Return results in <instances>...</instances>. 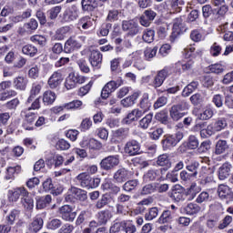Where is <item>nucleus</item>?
Segmentation results:
<instances>
[{
	"instance_id": "obj_1",
	"label": "nucleus",
	"mask_w": 233,
	"mask_h": 233,
	"mask_svg": "<svg viewBox=\"0 0 233 233\" xmlns=\"http://www.w3.org/2000/svg\"><path fill=\"white\" fill-rule=\"evenodd\" d=\"M136 233L137 232V228L132 222V220H121L115 222L109 228V233Z\"/></svg>"
},
{
	"instance_id": "obj_2",
	"label": "nucleus",
	"mask_w": 233,
	"mask_h": 233,
	"mask_svg": "<svg viewBox=\"0 0 233 233\" xmlns=\"http://www.w3.org/2000/svg\"><path fill=\"white\" fill-rule=\"evenodd\" d=\"M184 135L183 132H177L174 135H165L161 141L163 150H172L174 147L177 146V143L183 139Z\"/></svg>"
},
{
	"instance_id": "obj_3",
	"label": "nucleus",
	"mask_w": 233,
	"mask_h": 233,
	"mask_svg": "<svg viewBox=\"0 0 233 233\" xmlns=\"http://www.w3.org/2000/svg\"><path fill=\"white\" fill-rule=\"evenodd\" d=\"M185 110H188V103H187V101H182L170 107L169 116L173 121H179V119H183L187 114Z\"/></svg>"
},
{
	"instance_id": "obj_4",
	"label": "nucleus",
	"mask_w": 233,
	"mask_h": 233,
	"mask_svg": "<svg viewBox=\"0 0 233 233\" xmlns=\"http://www.w3.org/2000/svg\"><path fill=\"white\" fill-rule=\"evenodd\" d=\"M31 108L21 111L20 116L24 119L23 127L25 130H34V123L37 119V113L32 112Z\"/></svg>"
},
{
	"instance_id": "obj_5",
	"label": "nucleus",
	"mask_w": 233,
	"mask_h": 233,
	"mask_svg": "<svg viewBox=\"0 0 233 233\" xmlns=\"http://www.w3.org/2000/svg\"><path fill=\"white\" fill-rule=\"evenodd\" d=\"M122 30L126 32L127 37H135L139 34V24L134 19L124 20L122 22Z\"/></svg>"
},
{
	"instance_id": "obj_6",
	"label": "nucleus",
	"mask_w": 233,
	"mask_h": 233,
	"mask_svg": "<svg viewBox=\"0 0 233 233\" xmlns=\"http://www.w3.org/2000/svg\"><path fill=\"white\" fill-rule=\"evenodd\" d=\"M85 81H86V76L76 73H70L66 78L65 86L66 90H72V88H76L77 85H83Z\"/></svg>"
},
{
	"instance_id": "obj_7",
	"label": "nucleus",
	"mask_w": 233,
	"mask_h": 233,
	"mask_svg": "<svg viewBox=\"0 0 233 233\" xmlns=\"http://www.w3.org/2000/svg\"><path fill=\"white\" fill-rule=\"evenodd\" d=\"M27 190L24 187H14L7 191V199L10 203H17L19 198L23 196H28Z\"/></svg>"
},
{
	"instance_id": "obj_8",
	"label": "nucleus",
	"mask_w": 233,
	"mask_h": 233,
	"mask_svg": "<svg viewBox=\"0 0 233 233\" xmlns=\"http://www.w3.org/2000/svg\"><path fill=\"white\" fill-rule=\"evenodd\" d=\"M121 85H123V80H111L107 82L102 89L101 97L103 99H107L112 92H116V90L121 86Z\"/></svg>"
},
{
	"instance_id": "obj_9",
	"label": "nucleus",
	"mask_w": 233,
	"mask_h": 233,
	"mask_svg": "<svg viewBox=\"0 0 233 233\" xmlns=\"http://www.w3.org/2000/svg\"><path fill=\"white\" fill-rule=\"evenodd\" d=\"M81 46H83V44L79 42V38L71 36L65 43L64 52L72 54V52H77V50L81 49Z\"/></svg>"
},
{
	"instance_id": "obj_10",
	"label": "nucleus",
	"mask_w": 233,
	"mask_h": 233,
	"mask_svg": "<svg viewBox=\"0 0 233 233\" xmlns=\"http://www.w3.org/2000/svg\"><path fill=\"white\" fill-rule=\"evenodd\" d=\"M157 17V13L152 9H147L139 17V24L146 28L152 25V21Z\"/></svg>"
},
{
	"instance_id": "obj_11",
	"label": "nucleus",
	"mask_w": 233,
	"mask_h": 233,
	"mask_svg": "<svg viewBox=\"0 0 233 233\" xmlns=\"http://www.w3.org/2000/svg\"><path fill=\"white\" fill-rule=\"evenodd\" d=\"M117 165H119L118 155L108 156L100 162V167L103 170H112V168H116Z\"/></svg>"
},
{
	"instance_id": "obj_12",
	"label": "nucleus",
	"mask_w": 233,
	"mask_h": 233,
	"mask_svg": "<svg viewBox=\"0 0 233 233\" xmlns=\"http://www.w3.org/2000/svg\"><path fill=\"white\" fill-rule=\"evenodd\" d=\"M79 18V9L77 5H73L67 7L63 14V21L65 23H72V21H76Z\"/></svg>"
},
{
	"instance_id": "obj_13",
	"label": "nucleus",
	"mask_w": 233,
	"mask_h": 233,
	"mask_svg": "<svg viewBox=\"0 0 233 233\" xmlns=\"http://www.w3.org/2000/svg\"><path fill=\"white\" fill-rule=\"evenodd\" d=\"M124 152L127 156H138L141 154V145L137 140H129L124 146Z\"/></svg>"
},
{
	"instance_id": "obj_14",
	"label": "nucleus",
	"mask_w": 233,
	"mask_h": 233,
	"mask_svg": "<svg viewBox=\"0 0 233 233\" xmlns=\"http://www.w3.org/2000/svg\"><path fill=\"white\" fill-rule=\"evenodd\" d=\"M168 72H170V67L166 66L157 73L153 80V86L156 90L165 83V79L168 77Z\"/></svg>"
},
{
	"instance_id": "obj_15",
	"label": "nucleus",
	"mask_w": 233,
	"mask_h": 233,
	"mask_svg": "<svg viewBox=\"0 0 233 233\" xmlns=\"http://www.w3.org/2000/svg\"><path fill=\"white\" fill-rule=\"evenodd\" d=\"M144 115L145 112H143V110L139 108L133 109L127 117L123 118L122 123L123 125H132V123L139 121Z\"/></svg>"
},
{
	"instance_id": "obj_16",
	"label": "nucleus",
	"mask_w": 233,
	"mask_h": 233,
	"mask_svg": "<svg viewBox=\"0 0 233 233\" xmlns=\"http://www.w3.org/2000/svg\"><path fill=\"white\" fill-rule=\"evenodd\" d=\"M89 63L93 68L96 70H99L101 68V65H103V54L98 50L91 51L89 56Z\"/></svg>"
},
{
	"instance_id": "obj_17",
	"label": "nucleus",
	"mask_w": 233,
	"mask_h": 233,
	"mask_svg": "<svg viewBox=\"0 0 233 233\" xmlns=\"http://www.w3.org/2000/svg\"><path fill=\"white\" fill-rule=\"evenodd\" d=\"M73 208L70 205H65L59 208V214L62 219L65 221H74L76 219V213L73 212Z\"/></svg>"
},
{
	"instance_id": "obj_18",
	"label": "nucleus",
	"mask_w": 233,
	"mask_h": 233,
	"mask_svg": "<svg viewBox=\"0 0 233 233\" xmlns=\"http://www.w3.org/2000/svg\"><path fill=\"white\" fill-rule=\"evenodd\" d=\"M113 179L115 183L123 185V183H127L130 179V172L125 168H119L114 173Z\"/></svg>"
},
{
	"instance_id": "obj_19",
	"label": "nucleus",
	"mask_w": 233,
	"mask_h": 233,
	"mask_svg": "<svg viewBox=\"0 0 233 233\" xmlns=\"http://www.w3.org/2000/svg\"><path fill=\"white\" fill-rule=\"evenodd\" d=\"M232 172V164L226 162L222 164L218 169V177L220 181H225L230 176Z\"/></svg>"
},
{
	"instance_id": "obj_20",
	"label": "nucleus",
	"mask_w": 233,
	"mask_h": 233,
	"mask_svg": "<svg viewBox=\"0 0 233 233\" xmlns=\"http://www.w3.org/2000/svg\"><path fill=\"white\" fill-rule=\"evenodd\" d=\"M218 194L220 199H227V201L233 200L232 189H230L229 187L225 184H220L218 187Z\"/></svg>"
},
{
	"instance_id": "obj_21",
	"label": "nucleus",
	"mask_w": 233,
	"mask_h": 233,
	"mask_svg": "<svg viewBox=\"0 0 233 233\" xmlns=\"http://www.w3.org/2000/svg\"><path fill=\"white\" fill-rule=\"evenodd\" d=\"M70 196L75 198V199H78L79 201H86L88 199V196L86 195V191L77 188L76 187H72L68 191V199H70Z\"/></svg>"
},
{
	"instance_id": "obj_22",
	"label": "nucleus",
	"mask_w": 233,
	"mask_h": 233,
	"mask_svg": "<svg viewBox=\"0 0 233 233\" xmlns=\"http://www.w3.org/2000/svg\"><path fill=\"white\" fill-rule=\"evenodd\" d=\"M38 26L39 24L37 23V20L31 18L28 23L24 24V25L19 28L18 32L21 34V35H25L26 32H34L37 30Z\"/></svg>"
},
{
	"instance_id": "obj_23",
	"label": "nucleus",
	"mask_w": 233,
	"mask_h": 233,
	"mask_svg": "<svg viewBox=\"0 0 233 233\" xmlns=\"http://www.w3.org/2000/svg\"><path fill=\"white\" fill-rule=\"evenodd\" d=\"M49 88H57L61 83H63V74L61 72L56 71L53 73V75L48 79Z\"/></svg>"
},
{
	"instance_id": "obj_24",
	"label": "nucleus",
	"mask_w": 233,
	"mask_h": 233,
	"mask_svg": "<svg viewBox=\"0 0 233 233\" xmlns=\"http://www.w3.org/2000/svg\"><path fill=\"white\" fill-rule=\"evenodd\" d=\"M140 96H141V92H135L131 96L122 99L121 100V105L125 108H128L130 106H134V105H136V101H137V99H139Z\"/></svg>"
},
{
	"instance_id": "obj_25",
	"label": "nucleus",
	"mask_w": 233,
	"mask_h": 233,
	"mask_svg": "<svg viewBox=\"0 0 233 233\" xmlns=\"http://www.w3.org/2000/svg\"><path fill=\"white\" fill-rule=\"evenodd\" d=\"M228 148H230L228 142H227V140L219 139L215 145L214 154L216 156H221V154H225Z\"/></svg>"
},
{
	"instance_id": "obj_26",
	"label": "nucleus",
	"mask_w": 233,
	"mask_h": 233,
	"mask_svg": "<svg viewBox=\"0 0 233 233\" xmlns=\"http://www.w3.org/2000/svg\"><path fill=\"white\" fill-rule=\"evenodd\" d=\"M185 165H186V169L188 172H191V174L195 177H198V168H199V162L198 160H190V158L185 159Z\"/></svg>"
},
{
	"instance_id": "obj_27",
	"label": "nucleus",
	"mask_w": 233,
	"mask_h": 233,
	"mask_svg": "<svg viewBox=\"0 0 233 233\" xmlns=\"http://www.w3.org/2000/svg\"><path fill=\"white\" fill-rule=\"evenodd\" d=\"M43 218H35L28 226L27 232L28 233H38L41 228H43Z\"/></svg>"
},
{
	"instance_id": "obj_28",
	"label": "nucleus",
	"mask_w": 233,
	"mask_h": 233,
	"mask_svg": "<svg viewBox=\"0 0 233 233\" xmlns=\"http://www.w3.org/2000/svg\"><path fill=\"white\" fill-rule=\"evenodd\" d=\"M130 134V129L128 127H120L113 131V137L117 139V141H125Z\"/></svg>"
},
{
	"instance_id": "obj_29",
	"label": "nucleus",
	"mask_w": 233,
	"mask_h": 233,
	"mask_svg": "<svg viewBox=\"0 0 233 233\" xmlns=\"http://www.w3.org/2000/svg\"><path fill=\"white\" fill-rule=\"evenodd\" d=\"M82 147H84V148H89L90 150H101L103 144L96 139L90 138L89 140H84Z\"/></svg>"
},
{
	"instance_id": "obj_30",
	"label": "nucleus",
	"mask_w": 233,
	"mask_h": 233,
	"mask_svg": "<svg viewBox=\"0 0 233 233\" xmlns=\"http://www.w3.org/2000/svg\"><path fill=\"white\" fill-rule=\"evenodd\" d=\"M199 192H201V187H199V186L194 182L188 188H187L186 196L189 201H192V199H194V198H196Z\"/></svg>"
},
{
	"instance_id": "obj_31",
	"label": "nucleus",
	"mask_w": 233,
	"mask_h": 233,
	"mask_svg": "<svg viewBox=\"0 0 233 233\" xmlns=\"http://www.w3.org/2000/svg\"><path fill=\"white\" fill-rule=\"evenodd\" d=\"M82 12H94L97 8V0H82L81 1Z\"/></svg>"
},
{
	"instance_id": "obj_32",
	"label": "nucleus",
	"mask_w": 233,
	"mask_h": 233,
	"mask_svg": "<svg viewBox=\"0 0 233 233\" xmlns=\"http://www.w3.org/2000/svg\"><path fill=\"white\" fill-rule=\"evenodd\" d=\"M153 119H154V114L148 113L138 121L139 128H142V130H147L150 127V125H152Z\"/></svg>"
},
{
	"instance_id": "obj_33",
	"label": "nucleus",
	"mask_w": 233,
	"mask_h": 233,
	"mask_svg": "<svg viewBox=\"0 0 233 233\" xmlns=\"http://www.w3.org/2000/svg\"><path fill=\"white\" fill-rule=\"evenodd\" d=\"M138 106L143 110L144 114L145 112H148V110H150V107L152 106V102H150L147 93L143 94L139 101Z\"/></svg>"
},
{
	"instance_id": "obj_34",
	"label": "nucleus",
	"mask_w": 233,
	"mask_h": 233,
	"mask_svg": "<svg viewBox=\"0 0 233 233\" xmlns=\"http://www.w3.org/2000/svg\"><path fill=\"white\" fill-rule=\"evenodd\" d=\"M14 86L16 90H26V85H28V78L25 76H17L14 79Z\"/></svg>"
},
{
	"instance_id": "obj_35",
	"label": "nucleus",
	"mask_w": 233,
	"mask_h": 233,
	"mask_svg": "<svg viewBox=\"0 0 233 233\" xmlns=\"http://www.w3.org/2000/svg\"><path fill=\"white\" fill-rule=\"evenodd\" d=\"M57 96H56V93L51 91V90H47L43 94V103L44 105H46V106H48L49 105H54V102L56 101V98Z\"/></svg>"
},
{
	"instance_id": "obj_36",
	"label": "nucleus",
	"mask_w": 233,
	"mask_h": 233,
	"mask_svg": "<svg viewBox=\"0 0 233 233\" xmlns=\"http://www.w3.org/2000/svg\"><path fill=\"white\" fill-rule=\"evenodd\" d=\"M170 198L174 201H177V203H179V201H183V187L181 186H176L170 194Z\"/></svg>"
},
{
	"instance_id": "obj_37",
	"label": "nucleus",
	"mask_w": 233,
	"mask_h": 233,
	"mask_svg": "<svg viewBox=\"0 0 233 233\" xmlns=\"http://www.w3.org/2000/svg\"><path fill=\"white\" fill-rule=\"evenodd\" d=\"M76 181L83 188H90V175L81 173L76 177Z\"/></svg>"
},
{
	"instance_id": "obj_38",
	"label": "nucleus",
	"mask_w": 233,
	"mask_h": 233,
	"mask_svg": "<svg viewBox=\"0 0 233 233\" xmlns=\"http://www.w3.org/2000/svg\"><path fill=\"white\" fill-rule=\"evenodd\" d=\"M50 203H52V196L46 195L45 197H41L36 200V208H38L39 210L46 208V207L50 205Z\"/></svg>"
},
{
	"instance_id": "obj_39",
	"label": "nucleus",
	"mask_w": 233,
	"mask_h": 233,
	"mask_svg": "<svg viewBox=\"0 0 233 233\" xmlns=\"http://www.w3.org/2000/svg\"><path fill=\"white\" fill-rule=\"evenodd\" d=\"M22 53L29 57H35L37 56V48L34 45L27 44L22 47Z\"/></svg>"
},
{
	"instance_id": "obj_40",
	"label": "nucleus",
	"mask_w": 233,
	"mask_h": 233,
	"mask_svg": "<svg viewBox=\"0 0 233 233\" xmlns=\"http://www.w3.org/2000/svg\"><path fill=\"white\" fill-rule=\"evenodd\" d=\"M214 116V109L210 106L204 107L203 111L199 115V119L201 121H208Z\"/></svg>"
},
{
	"instance_id": "obj_41",
	"label": "nucleus",
	"mask_w": 233,
	"mask_h": 233,
	"mask_svg": "<svg viewBox=\"0 0 233 233\" xmlns=\"http://www.w3.org/2000/svg\"><path fill=\"white\" fill-rule=\"evenodd\" d=\"M5 179L7 181L15 179V174H19L21 172V166L9 167L6 169Z\"/></svg>"
},
{
	"instance_id": "obj_42",
	"label": "nucleus",
	"mask_w": 233,
	"mask_h": 233,
	"mask_svg": "<svg viewBox=\"0 0 233 233\" xmlns=\"http://www.w3.org/2000/svg\"><path fill=\"white\" fill-rule=\"evenodd\" d=\"M216 132L218 131L216 129V127L214 126V122H212L207 126L206 129H203L201 131V137H203L204 139H207L208 137H211V136H214Z\"/></svg>"
},
{
	"instance_id": "obj_43",
	"label": "nucleus",
	"mask_w": 233,
	"mask_h": 233,
	"mask_svg": "<svg viewBox=\"0 0 233 233\" xmlns=\"http://www.w3.org/2000/svg\"><path fill=\"white\" fill-rule=\"evenodd\" d=\"M198 86H199V82H198V81H192L191 83H189L183 89V92H182L183 97H188V96H190V94H192V92L197 90Z\"/></svg>"
},
{
	"instance_id": "obj_44",
	"label": "nucleus",
	"mask_w": 233,
	"mask_h": 233,
	"mask_svg": "<svg viewBox=\"0 0 233 233\" xmlns=\"http://www.w3.org/2000/svg\"><path fill=\"white\" fill-rule=\"evenodd\" d=\"M156 179H159V171L157 169H150L144 175V181L147 183L156 181Z\"/></svg>"
},
{
	"instance_id": "obj_45",
	"label": "nucleus",
	"mask_w": 233,
	"mask_h": 233,
	"mask_svg": "<svg viewBox=\"0 0 233 233\" xmlns=\"http://www.w3.org/2000/svg\"><path fill=\"white\" fill-rule=\"evenodd\" d=\"M156 36V31L151 28H147L143 32L142 39L145 43H154V37Z\"/></svg>"
},
{
	"instance_id": "obj_46",
	"label": "nucleus",
	"mask_w": 233,
	"mask_h": 233,
	"mask_svg": "<svg viewBox=\"0 0 233 233\" xmlns=\"http://www.w3.org/2000/svg\"><path fill=\"white\" fill-rule=\"evenodd\" d=\"M68 32H70V26L60 27L56 31L55 39H56V41H63V39L66 37V34H68Z\"/></svg>"
},
{
	"instance_id": "obj_47",
	"label": "nucleus",
	"mask_w": 233,
	"mask_h": 233,
	"mask_svg": "<svg viewBox=\"0 0 233 233\" xmlns=\"http://www.w3.org/2000/svg\"><path fill=\"white\" fill-rule=\"evenodd\" d=\"M186 214L188 216H194L200 212L201 207H199L198 204L189 203L187 205V207L184 208Z\"/></svg>"
},
{
	"instance_id": "obj_48",
	"label": "nucleus",
	"mask_w": 233,
	"mask_h": 233,
	"mask_svg": "<svg viewBox=\"0 0 233 233\" xmlns=\"http://www.w3.org/2000/svg\"><path fill=\"white\" fill-rule=\"evenodd\" d=\"M173 219L172 217V211L170 210H164L161 214V216L159 217L157 222L160 225H164L165 223H170Z\"/></svg>"
},
{
	"instance_id": "obj_49",
	"label": "nucleus",
	"mask_w": 233,
	"mask_h": 233,
	"mask_svg": "<svg viewBox=\"0 0 233 233\" xmlns=\"http://www.w3.org/2000/svg\"><path fill=\"white\" fill-rule=\"evenodd\" d=\"M157 164L159 167H166L167 168H170L172 167V162H170V158L168 157V155H160L157 157Z\"/></svg>"
},
{
	"instance_id": "obj_50",
	"label": "nucleus",
	"mask_w": 233,
	"mask_h": 233,
	"mask_svg": "<svg viewBox=\"0 0 233 233\" xmlns=\"http://www.w3.org/2000/svg\"><path fill=\"white\" fill-rule=\"evenodd\" d=\"M157 183L147 184L142 187L140 192L141 196H148V194H154L157 192Z\"/></svg>"
},
{
	"instance_id": "obj_51",
	"label": "nucleus",
	"mask_w": 233,
	"mask_h": 233,
	"mask_svg": "<svg viewBox=\"0 0 233 233\" xmlns=\"http://www.w3.org/2000/svg\"><path fill=\"white\" fill-rule=\"evenodd\" d=\"M187 147L189 150H196V148L199 147V140L198 139V137L190 135L187 137Z\"/></svg>"
},
{
	"instance_id": "obj_52",
	"label": "nucleus",
	"mask_w": 233,
	"mask_h": 233,
	"mask_svg": "<svg viewBox=\"0 0 233 233\" xmlns=\"http://www.w3.org/2000/svg\"><path fill=\"white\" fill-rule=\"evenodd\" d=\"M159 216V208L154 207L148 209V212L145 214V219L146 221H152L153 219H156Z\"/></svg>"
},
{
	"instance_id": "obj_53",
	"label": "nucleus",
	"mask_w": 233,
	"mask_h": 233,
	"mask_svg": "<svg viewBox=\"0 0 233 233\" xmlns=\"http://www.w3.org/2000/svg\"><path fill=\"white\" fill-rule=\"evenodd\" d=\"M21 203L25 210H32L34 208V199L28 195L21 197Z\"/></svg>"
},
{
	"instance_id": "obj_54",
	"label": "nucleus",
	"mask_w": 233,
	"mask_h": 233,
	"mask_svg": "<svg viewBox=\"0 0 233 233\" xmlns=\"http://www.w3.org/2000/svg\"><path fill=\"white\" fill-rule=\"evenodd\" d=\"M108 203H110V196L103 195L101 198L96 201L95 207L97 210H101V208H105Z\"/></svg>"
},
{
	"instance_id": "obj_55",
	"label": "nucleus",
	"mask_w": 233,
	"mask_h": 233,
	"mask_svg": "<svg viewBox=\"0 0 233 233\" xmlns=\"http://www.w3.org/2000/svg\"><path fill=\"white\" fill-rule=\"evenodd\" d=\"M102 187L104 190H110L113 194H119V192H121V187L110 181L104 183Z\"/></svg>"
},
{
	"instance_id": "obj_56",
	"label": "nucleus",
	"mask_w": 233,
	"mask_h": 233,
	"mask_svg": "<svg viewBox=\"0 0 233 233\" xmlns=\"http://www.w3.org/2000/svg\"><path fill=\"white\" fill-rule=\"evenodd\" d=\"M41 92V85L39 84H34L32 86L31 91H30V96L27 99V103H32L34 99H35V96H38Z\"/></svg>"
},
{
	"instance_id": "obj_57",
	"label": "nucleus",
	"mask_w": 233,
	"mask_h": 233,
	"mask_svg": "<svg viewBox=\"0 0 233 233\" xmlns=\"http://www.w3.org/2000/svg\"><path fill=\"white\" fill-rule=\"evenodd\" d=\"M168 34V25L161 24V25L157 26V35L159 39H165Z\"/></svg>"
},
{
	"instance_id": "obj_58",
	"label": "nucleus",
	"mask_w": 233,
	"mask_h": 233,
	"mask_svg": "<svg viewBox=\"0 0 233 233\" xmlns=\"http://www.w3.org/2000/svg\"><path fill=\"white\" fill-rule=\"evenodd\" d=\"M139 185V181L137 179L128 180L123 185V190L126 192H132L135 190L136 187Z\"/></svg>"
},
{
	"instance_id": "obj_59",
	"label": "nucleus",
	"mask_w": 233,
	"mask_h": 233,
	"mask_svg": "<svg viewBox=\"0 0 233 233\" xmlns=\"http://www.w3.org/2000/svg\"><path fill=\"white\" fill-rule=\"evenodd\" d=\"M213 125L215 126L217 132H221V130H225V128L228 127L227 119L223 117L218 118L215 122H213Z\"/></svg>"
},
{
	"instance_id": "obj_60",
	"label": "nucleus",
	"mask_w": 233,
	"mask_h": 233,
	"mask_svg": "<svg viewBox=\"0 0 233 233\" xmlns=\"http://www.w3.org/2000/svg\"><path fill=\"white\" fill-rule=\"evenodd\" d=\"M108 219H110L109 210H102L98 212V221L100 225H106Z\"/></svg>"
},
{
	"instance_id": "obj_61",
	"label": "nucleus",
	"mask_w": 233,
	"mask_h": 233,
	"mask_svg": "<svg viewBox=\"0 0 233 233\" xmlns=\"http://www.w3.org/2000/svg\"><path fill=\"white\" fill-rule=\"evenodd\" d=\"M116 210L118 216H132V211H129L123 204H116Z\"/></svg>"
},
{
	"instance_id": "obj_62",
	"label": "nucleus",
	"mask_w": 233,
	"mask_h": 233,
	"mask_svg": "<svg viewBox=\"0 0 233 233\" xmlns=\"http://www.w3.org/2000/svg\"><path fill=\"white\" fill-rule=\"evenodd\" d=\"M63 225V221L58 218H53L49 222H47V228L49 230H57V228H60V227Z\"/></svg>"
},
{
	"instance_id": "obj_63",
	"label": "nucleus",
	"mask_w": 233,
	"mask_h": 233,
	"mask_svg": "<svg viewBox=\"0 0 233 233\" xmlns=\"http://www.w3.org/2000/svg\"><path fill=\"white\" fill-rule=\"evenodd\" d=\"M89 128H92V119L90 117H86L82 120L79 130L80 132H86Z\"/></svg>"
},
{
	"instance_id": "obj_64",
	"label": "nucleus",
	"mask_w": 233,
	"mask_h": 233,
	"mask_svg": "<svg viewBox=\"0 0 233 233\" xmlns=\"http://www.w3.org/2000/svg\"><path fill=\"white\" fill-rule=\"evenodd\" d=\"M209 71L211 74H217L219 76V74H223L225 72V66L221 64H213L209 66Z\"/></svg>"
}]
</instances>
